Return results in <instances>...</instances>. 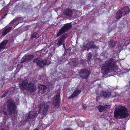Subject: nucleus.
Here are the masks:
<instances>
[{
	"label": "nucleus",
	"instance_id": "f257e3e1",
	"mask_svg": "<svg viewBox=\"0 0 130 130\" xmlns=\"http://www.w3.org/2000/svg\"><path fill=\"white\" fill-rule=\"evenodd\" d=\"M16 107L14 101L11 99H9L4 103L3 109V114L5 116H9L13 119H15L17 117L14 113Z\"/></svg>",
	"mask_w": 130,
	"mask_h": 130
},
{
	"label": "nucleus",
	"instance_id": "f03ea898",
	"mask_svg": "<svg viewBox=\"0 0 130 130\" xmlns=\"http://www.w3.org/2000/svg\"><path fill=\"white\" fill-rule=\"evenodd\" d=\"M72 27L70 23L66 24L56 34V37H58L62 35L56 41L58 46L63 45L64 47V41L68 36L67 33H64L68 31Z\"/></svg>",
	"mask_w": 130,
	"mask_h": 130
},
{
	"label": "nucleus",
	"instance_id": "7ed1b4c3",
	"mask_svg": "<svg viewBox=\"0 0 130 130\" xmlns=\"http://www.w3.org/2000/svg\"><path fill=\"white\" fill-rule=\"evenodd\" d=\"M128 112L126 108L124 106H122L115 109L114 116L116 119L124 118L128 116L129 113Z\"/></svg>",
	"mask_w": 130,
	"mask_h": 130
},
{
	"label": "nucleus",
	"instance_id": "20e7f679",
	"mask_svg": "<svg viewBox=\"0 0 130 130\" xmlns=\"http://www.w3.org/2000/svg\"><path fill=\"white\" fill-rule=\"evenodd\" d=\"M114 63V61L113 59L108 60L102 66L101 72L103 74L108 72L109 70L113 68Z\"/></svg>",
	"mask_w": 130,
	"mask_h": 130
},
{
	"label": "nucleus",
	"instance_id": "39448f33",
	"mask_svg": "<svg viewBox=\"0 0 130 130\" xmlns=\"http://www.w3.org/2000/svg\"><path fill=\"white\" fill-rule=\"evenodd\" d=\"M22 19L21 18H18L13 19L12 21L9 24L10 27L6 28L3 32V34L4 35H5L7 33L9 32L12 28L14 27L19 23H21Z\"/></svg>",
	"mask_w": 130,
	"mask_h": 130
},
{
	"label": "nucleus",
	"instance_id": "423d86ee",
	"mask_svg": "<svg viewBox=\"0 0 130 130\" xmlns=\"http://www.w3.org/2000/svg\"><path fill=\"white\" fill-rule=\"evenodd\" d=\"M33 62L36 63L40 68H42L45 65H49L51 61L48 58L45 59L43 60L39 58L34 60Z\"/></svg>",
	"mask_w": 130,
	"mask_h": 130
},
{
	"label": "nucleus",
	"instance_id": "0eeeda50",
	"mask_svg": "<svg viewBox=\"0 0 130 130\" xmlns=\"http://www.w3.org/2000/svg\"><path fill=\"white\" fill-rule=\"evenodd\" d=\"M50 103L46 102L40 104L39 107V112L41 113L42 115L44 116L46 114L49 106Z\"/></svg>",
	"mask_w": 130,
	"mask_h": 130
},
{
	"label": "nucleus",
	"instance_id": "6e6552de",
	"mask_svg": "<svg viewBox=\"0 0 130 130\" xmlns=\"http://www.w3.org/2000/svg\"><path fill=\"white\" fill-rule=\"evenodd\" d=\"M90 73V72L89 70L83 69L79 72V74L82 78L86 79L88 77Z\"/></svg>",
	"mask_w": 130,
	"mask_h": 130
},
{
	"label": "nucleus",
	"instance_id": "1a4fd4ad",
	"mask_svg": "<svg viewBox=\"0 0 130 130\" xmlns=\"http://www.w3.org/2000/svg\"><path fill=\"white\" fill-rule=\"evenodd\" d=\"M36 111H31L29 113L27 116L26 117V122L29 121V119L36 117L38 114Z\"/></svg>",
	"mask_w": 130,
	"mask_h": 130
},
{
	"label": "nucleus",
	"instance_id": "9d476101",
	"mask_svg": "<svg viewBox=\"0 0 130 130\" xmlns=\"http://www.w3.org/2000/svg\"><path fill=\"white\" fill-rule=\"evenodd\" d=\"M60 94L57 93L53 99V104L56 108H57L59 106L60 100Z\"/></svg>",
	"mask_w": 130,
	"mask_h": 130
},
{
	"label": "nucleus",
	"instance_id": "9b49d317",
	"mask_svg": "<svg viewBox=\"0 0 130 130\" xmlns=\"http://www.w3.org/2000/svg\"><path fill=\"white\" fill-rule=\"evenodd\" d=\"M26 90L30 93L35 92L36 90V86L33 83H30L28 84Z\"/></svg>",
	"mask_w": 130,
	"mask_h": 130
},
{
	"label": "nucleus",
	"instance_id": "f8f14e48",
	"mask_svg": "<svg viewBox=\"0 0 130 130\" xmlns=\"http://www.w3.org/2000/svg\"><path fill=\"white\" fill-rule=\"evenodd\" d=\"M27 83V81L26 80L21 81L19 82V84L21 89L22 90H26Z\"/></svg>",
	"mask_w": 130,
	"mask_h": 130
},
{
	"label": "nucleus",
	"instance_id": "ddd939ff",
	"mask_svg": "<svg viewBox=\"0 0 130 130\" xmlns=\"http://www.w3.org/2000/svg\"><path fill=\"white\" fill-rule=\"evenodd\" d=\"M86 47L88 51L89 49L90 48H98V47L94 45V41H91L88 42L86 44Z\"/></svg>",
	"mask_w": 130,
	"mask_h": 130
},
{
	"label": "nucleus",
	"instance_id": "4468645a",
	"mask_svg": "<svg viewBox=\"0 0 130 130\" xmlns=\"http://www.w3.org/2000/svg\"><path fill=\"white\" fill-rule=\"evenodd\" d=\"M33 55H25L21 59V63H22L27 61L31 59L34 57Z\"/></svg>",
	"mask_w": 130,
	"mask_h": 130
},
{
	"label": "nucleus",
	"instance_id": "2eb2a0df",
	"mask_svg": "<svg viewBox=\"0 0 130 130\" xmlns=\"http://www.w3.org/2000/svg\"><path fill=\"white\" fill-rule=\"evenodd\" d=\"M110 107L109 105H105L104 106L100 105L98 106V108L99 111L101 112L104 111L106 109H108Z\"/></svg>",
	"mask_w": 130,
	"mask_h": 130
},
{
	"label": "nucleus",
	"instance_id": "dca6fc26",
	"mask_svg": "<svg viewBox=\"0 0 130 130\" xmlns=\"http://www.w3.org/2000/svg\"><path fill=\"white\" fill-rule=\"evenodd\" d=\"M63 14L65 15L70 17L72 16L73 12L71 10L67 9L65 10Z\"/></svg>",
	"mask_w": 130,
	"mask_h": 130
},
{
	"label": "nucleus",
	"instance_id": "f3484780",
	"mask_svg": "<svg viewBox=\"0 0 130 130\" xmlns=\"http://www.w3.org/2000/svg\"><path fill=\"white\" fill-rule=\"evenodd\" d=\"M81 92V90L78 89L74 91L72 94V95L68 97L69 99H71L72 98L78 95Z\"/></svg>",
	"mask_w": 130,
	"mask_h": 130
},
{
	"label": "nucleus",
	"instance_id": "a211bd4d",
	"mask_svg": "<svg viewBox=\"0 0 130 130\" xmlns=\"http://www.w3.org/2000/svg\"><path fill=\"white\" fill-rule=\"evenodd\" d=\"M124 15V14L122 13V9H119L118 10L116 13V18L117 19H119L122 15Z\"/></svg>",
	"mask_w": 130,
	"mask_h": 130
},
{
	"label": "nucleus",
	"instance_id": "6ab92c4d",
	"mask_svg": "<svg viewBox=\"0 0 130 130\" xmlns=\"http://www.w3.org/2000/svg\"><path fill=\"white\" fill-rule=\"evenodd\" d=\"M110 92L109 91H103L101 93H100V95L101 97L105 98L109 97L110 95Z\"/></svg>",
	"mask_w": 130,
	"mask_h": 130
},
{
	"label": "nucleus",
	"instance_id": "aec40b11",
	"mask_svg": "<svg viewBox=\"0 0 130 130\" xmlns=\"http://www.w3.org/2000/svg\"><path fill=\"white\" fill-rule=\"evenodd\" d=\"M121 9H122V13L124 14V15L128 13L130 11L129 8L128 6H126L123 8H121Z\"/></svg>",
	"mask_w": 130,
	"mask_h": 130
},
{
	"label": "nucleus",
	"instance_id": "412c9836",
	"mask_svg": "<svg viewBox=\"0 0 130 130\" xmlns=\"http://www.w3.org/2000/svg\"><path fill=\"white\" fill-rule=\"evenodd\" d=\"M108 46L110 48H112L115 46L116 44V42L114 41L111 40L108 42Z\"/></svg>",
	"mask_w": 130,
	"mask_h": 130
},
{
	"label": "nucleus",
	"instance_id": "4be33fe9",
	"mask_svg": "<svg viewBox=\"0 0 130 130\" xmlns=\"http://www.w3.org/2000/svg\"><path fill=\"white\" fill-rule=\"evenodd\" d=\"M8 40H5L3 41L0 44V49L4 48L6 46Z\"/></svg>",
	"mask_w": 130,
	"mask_h": 130
},
{
	"label": "nucleus",
	"instance_id": "5701e85b",
	"mask_svg": "<svg viewBox=\"0 0 130 130\" xmlns=\"http://www.w3.org/2000/svg\"><path fill=\"white\" fill-rule=\"evenodd\" d=\"M46 88V86H41L39 88V92L41 93H43L44 91H45Z\"/></svg>",
	"mask_w": 130,
	"mask_h": 130
},
{
	"label": "nucleus",
	"instance_id": "b1692460",
	"mask_svg": "<svg viewBox=\"0 0 130 130\" xmlns=\"http://www.w3.org/2000/svg\"><path fill=\"white\" fill-rule=\"evenodd\" d=\"M39 37L38 34L36 32H35L32 33L31 34V38L32 39L33 38H37Z\"/></svg>",
	"mask_w": 130,
	"mask_h": 130
},
{
	"label": "nucleus",
	"instance_id": "393cba45",
	"mask_svg": "<svg viewBox=\"0 0 130 130\" xmlns=\"http://www.w3.org/2000/svg\"><path fill=\"white\" fill-rule=\"evenodd\" d=\"M69 63H70L71 66L75 67L77 64V60L75 59H73L72 60L71 62H69Z\"/></svg>",
	"mask_w": 130,
	"mask_h": 130
},
{
	"label": "nucleus",
	"instance_id": "a878e982",
	"mask_svg": "<svg viewBox=\"0 0 130 130\" xmlns=\"http://www.w3.org/2000/svg\"><path fill=\"white\" fill-rule=\"evenodd\" d=\"M55 84L53 80L51 82H49L48 83L47 86H48V88H52L53 85Z\"/></svg>",
	"mask_w": 130,
	"mask_h": 130
},
{
	"label": "nucleus",
	"instance_id": "bb28decb",
	"mask_svg": "<svg viewBox=\"0 0 130 130\" xmlns=\"http://www.w3.org/2000/svg\"><path fill=\"white\" fill-rule=\"evenodd\" d=\"M92 57V54L91 53H89L87 54V57L88 60L91 59Z\"/></svg>",
	"mask_w": 130,
	"mask_h": 130
},
{
	"label": "nucleus",
	"instance_id": "cd10ccee",
	"mask_svg": "<svg viewBox=\"0 0 130 130\" xmlns=\"http://www.w3.org/2000/svg\"><path fill=\"white\" fill-rule=\"evenodd\" d=\"M28 4L26 3L23 4L22 6V8L25 9H27V8L28 7Z\"/></svg>",
	"mask_w": 130,
	"mask_h": 130
},
{
	"label": "nucleus",
	"instance_id": "c85d7f7f",
	"mask_svg": "<svg viewBox=\"0 0 130 130\" xmlns=\"http://www.w3.org/2000/svg\"><path fill=\"white\" fill-rule=\"evenodd\" d=\"M9 91H7L5 93H4V95L2 96V98H3L8 93Z\"/></svg>",
	"mask_w": 130,
	"mask_h": 130
},
{
	"label": "nucleus",
	"instance_id": "c756f323",
	"mask_svg": "<svg viewBox=\"0 0 130 130\" xmlns=\"http://www.w3.org/2000/svg\"><path fill=\"white\" fill-rule=\"evenodd\" d=\"M125 43H124L125 45H128L130 43L129 41L127 40V41H125Z\"/></svg>",
	"mask_w": 130,
	"mask_h": 130
},
{
	"label": "nucleus",
	"instance_id": "7c9ffc66",
	"mask_svg": "<svg viewBox=\"0 0 130 130\" xmlns=\"http://www.w3.org/2000/svg\"><path fill=\"white\" fill-rule=\"evenodd\" d=\"M83 107L84 109H86V105L85 104H83Z\"/></svg>",
	"mask_w": 130,
	"mask_h": 130
},
{
	"label": "nucleus",
	"instance_id": "2f4dec72",
	"mask_svg": "<svg viewBox=\"0 0 130 130\" xmlns=\"http://www.w3.org/2000/svg\"><path fill=\"white\" fill-rule=\"evenodd\" d=\"M84 62V61L83 60H81L80 63H83Z\"/></svg>",
	"mask_w": 130,
	"mask_h": 130
},
{
	"label": "nucleus",
	"instance_id": "473e14b6",
	"mask_svg": "<svg viewBox=\"0 0 130 130\" xmlns=\"http://www.w3.org/2000/svg\"><path fill=\"white\" fill-rule=\"evenodd\" d=\"M64 130H72L71 129L66 128Z\"/></svg>",
	"mask_w": 130,
	"mask_h": 130
},
{
	"label": "nucleus",
	"instance_id": "72a5a7b5",
	"mask_svg": "<svg viewBox=\"0 0 130 130\" xmlns=\"http://www.w3.org/2000/svg\"><path fill=\"white\" fill-rule=\"evenodd\" d=\"M67 50L68 51H70L71 50V49H70L69 48L67 50H66V52H67Z\"/></svg>",
	"mask_w": 130,
	"mask_h": 130
},
{
	"label": "nucleus",
	"instance_id": "f704fd0d",
	"mask_svg": "<svg viewBox=\"0 0 130 130\" xmlns=\"http://www.w3.org/2000/svg\"><path fill=\"white\" fill-rule=\"evenodd\" d=\"M6 15H7V14H5L4 15V17H2V19H3V18H5V16H6Z\"/></svg>",
	"mask_w": 130,
	"mask_h": 130
},
{
	"label": "nucleus",
	"instance_id": "c9c22d12",
	"mask_svg": "<svg viewBox=\"0 0 130 130\" xmlns=\"http://www.w3.org/2000/svg\"><path fill=\"white\" fill-rule=\"evenodd\" d=\"M0 130H5L3 128H0Z\"/></svg>",
	"mask_w": 130,
	"mask_h": 130
},
{
	"label": "nucleus",
	"instance_id": "e433bc0d",
	"mask_svg": "<svg viewBox=\"0 0 130 130\" xmlns=\"http://www.w3.org/2000/svg\"><path fill=\"white\" fill-rule=\"evenodd\" d=\"M18 5H17V6H16L15 8H18Z\"/></svg>",
	"mask_w": 130,
	"mask_h": 130
},
{
	"label": "nucleus",
	"instance_id": "4c0bfd02",
	"mask_svg": "<svg viewBox=\"0 0 130 130\" xmlns=\"http://www.w3.org/2000/svg\"><path fill=\"white\" fill-rule=\"evenodd\" d=\"M34 130H38L37 129H35Z\"/></svg>",
	"mask_w": 130,
	"mask_h": 130
},
{
	"label": "nucleus",
	"instance_id": "58836bf2",
	"mask_svg": "<svg viewBox=\"0 0 130 130\" xmlns=\"http://www.w3.org/2000/svg\"><path fill=\"white\" fill-rule=\"evenodd\" d=\"M129 51H130V48H129Z\"/></svg>",
	"mask_w": 130,
	"mask_h": 130
},
{
	"label": "nucleus",
	"instance_id": "ea45409f",
	"mask_svg": "<svg viewBox=\"0 0 130 130\" xmlns=\"http://www.w3.org/2000/svg\"><path fill=\"white\" fill-rule=\"evenodd\" d=\"M1 113V111H0V113Z\"/></svg>",
	"mask_w": 130,
	"mask_h": 130
}]
</instances>
